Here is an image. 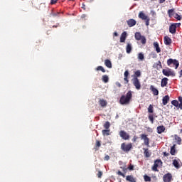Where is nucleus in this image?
Here are the masks:
<instances>
[{
  "label": "nucleus",
  "mask_w": 182,
  "mask_h": 182,
  "mask_svg": "<svg viewBox=\"0 0 182 182\" xmlns=\"http://www.w3.org/2000/svg\"><path fill=\"white\" fill-rule=\"evenodd\" d=\"M99 103H100V105L101 106V107H106V106H107V101H106L103 99L100 100Z\"/></svg>",
  "instance_id": "23"
},
{
  "label": "nucleus",
  "mask_w": 182,
  "mask_h": 182,
  "mask_svg": "<svg viewBox=\"0 0 182 182\" xmlns=\"http://www.w3.org/2000/svg\"><path fill=\"white\" fill-rule=\"evenodd\" d=\"M162 161L160 159H157L154 161V166H152V170L153 171H159V169H157V168L159 167V166H160V164H162Z\"/></svg>",
  "instance_id": "9"
},
{
  "label": "nucleus",
  "mask_w": 182,
  "mask_h": 182,
  "mask_svg": "<svg viewBox=\"0 0 182 182\" xmlns=\"http://www.w3.org/2000/svg\"><path fill=\"white\" fill-rule=\"evenodd\" d=\"M164 156H165V157H168V156H170V153H168V152H164Z\"/></svg>",
  "instance_id": "51"
},
{
  "label": "nucleus",
  "mask_w": 182,
  "mask_h": 182,
  "mask_svg": "<svg viewBox=\"0 0 182 182\" xmlns=\"http://www.w3.org/2000/svg\"><path fill=\"white\" fill-rule=\"evenodd\" d=\"M178 107H179V109H182V102H180V104H178Z\"/></svg>",
  "instance_id": "53"
},
{
  "label": "nucleus",
  "mask_w": 182,
  "mask_h": 182,
  "mask_svg": "<svg viewBox=\"0 0 182 182\" xmlns=\"http://www.w3.org/2000/svg\"><path fill=\"white\" fill-rule=\"evenodd\" d=\"M104 160L105 161H109V160H110V156H109V155H106L104 158Z\"/></svg>",
  "instance_id": "48"
},
{
  "label": "nucleus",
  "mask_w": 182,
  "mask_h": 182,
  "mask_svg": "<svg viewBox=\"0 0 182 182\" xmlns=\"http://www.w3.org/2000/svg\"><path fill=\"white\" fill-rule=\"evenodd\" d=\"M168 83V78H167V77L163 78L161 82V87H166V86H167Z\"/></svg>",
  "instance_id": "19"
},
{
  "label": "nucleus",
  "mask_w": 182,
  "mask_h": 182,
  "mask_svg": "<svg viewBox=\"0 0 182 182\" xmlns=\"http://www.w3.org/2000/svg\"><path fill=\"white\" fill-rule=\"evenodd\" d=\"M154 111L153 110V106L150 105L148 107V112L149 113H153Z\"/></svg>",
  "instance_id": "43"
},
{
  "label": "nucleus",
  "mask_w": 182,
  "mask_h": 182,
  "mask_svg": "<svg viewBox=\"0 0 182 182\" xmlns=\"http://www.w3.org/2000/svg\"><path fill=\"white\" fill-rule=\"evenodd\" d=\"M175 140L176 141L177 144H181V137L175 135Z\"/></svg>",
  "instance_id": "32"
},
{
  "label": "nucleus",
  "mask_w": 182,
  "mask_h": 182,
  "mask_svg": "<svg viewBox=\"0 0 182 182\" xmlns=\"http://www.w3.org/2000/svg\"><path fill=\"white\" fill-rule=\"evenodd\" d=\"M127 23L129 28H132V27L134 26V25H136V20L131 18V19H129L128 21H127Z\"/></svg>",
  "instance_id": "12"
},
{
  "label": "nucleus",
  "mask_w": 182,
  "mask_h": 182,
  "mask_svg": "<svg viewBox=\"0 0 182 182\" xmlns=\"http://www.w3.org/2000/svg\"><path fill=\"white\" fill-rule=\"evenodd\" d=\"M173 178V175L171 173H168L163 176L164 182H171Z\"/></svg>",
  "instance_id": "10"
},
{
  "label": "nucleus",
  "mask_w": 182,
  "mask_h": 182,
  "mask_svg": "<svg viewBox=\"0 0 182 182\" xmlns=\"http://www.w3.org/2000/svg\"><path fill=\"white\" fill-rule=\"evenodd\" d=\"M58 3V0H50V5H55Z\"/></svg>",
  "instance_id": "46"
},
{
  "label": "nucleus",
  "mask_w": 182,
  "mask_h": 182,
  "mask_svg": "<svg viewBox=\"0 0 182 182\" xmlns=\"http://www.w3.org/2000/svg\"><path fill=\"white\" fill-rule=\"evenodd\" d=\"M178 101L180 102V103H182V97H178Z\"/></svg>",
  "instance_id": "55"
},
{
  "label": "nucleus",
  "mask_w": 182,
  "mask_h": 182,
  "mask_svg": "<svg viewBox=\"0 0 182 182\" xmlns=\"http://www.w3.org/2000/svg\"><path fill=\"white\" fill-rule=\"evenodd\" d=\"M167 65L168 66H170L171 65H173L175 66V69H178V66H180V63H178V60H173V58H169L167 60Z\"/></svg>",
  "instance_id": "5"
},
{
  "label": "nucleus",
  "mask_w": 182,
  "mask_h": 182,
  "mask_svg": "<svg viewBox=\"0 0 182 182\" xmlns=\"http://www.w3.org/2000/svg\"><path fill=\"white\" fill-rule=\"evenodd\" d=\"M59 15H60V12H55L53 10H52V12L50 13V16H53V18L59 16Z\"/></svg>",
  "instance_id": "33"
},
{
  "label": "nucleus",
  "mask_w": 182,
  "mask_h": 182,
  "mask_svg": "<svg viewBox=\"0 0 182 182\" xmlns=\"http://www.w3.org/2000/svg\"><path fill=\"white\" fill-rule=\"evenodd\" d=\"M102 176H103V172H102V171H99L98 173H97L98 178H102Z\"/></svg>",
  "instance_id": "44"
},
{
  "label": "nucleus",
  "mask_w": 182,
  "mask_h": 182,
  "mask_svg": "<svg viewBox=\"0 0 182 182\" xmlns=\"http://www.w3.org/2000/svg\"><path fill=\"white\" fill-rule=\"evenodd\" d=\"M118 86L120 87L121 85H120V84H119V85H118Z\"/></svg>",
  "instance_id": "60"
},
{
  "label": "nucleus",
  "mask_w": 182,
  "mask_h": 182,
  "mask_svg": "<svg viewBox=\"0 0 182 182\" xmlns=\"http://www.w3.org/2000/svg\"><path fill=\"white\" fill-rule=\"evenodd\" d=\"M139 18H140V19H142L143 21H146L145 25L146 26H149V25L150 23V18H149V16H146V14H144V13H143V11L139 12Z\"/></svg>",
  "instance_id": "3"
},
{
  "label": "nucleus",
  "mask_w": 182,
  "mask_h": 182,
  "mask_svg": "<svg viewBox=\"0 0 182 182\" xmlns=\"http://www.w3.org/2000/svg\"><path fill=\"white\" fill-rule=\"evenodd\" d=\"M138 59L139 60H144V54H143V53H139L138 54Z\"/></svg>",
  "instance_id": "36"
},
{
  "label": "nucleus",
  "mask_w": 182,
  "mask_h": 182,
  "mask_svg": "<svg viewBox=\"0 0 182 182\" xmlns=\"http://www.w3.org/2000/svg\"><path fill=\"white\" fill-rule=\"evenodd\" d=\"M59 26V23H58V25L56 26H53V28H58Z\"/></svg>",
  "instance_id": "59"
},
{
  "label": "nucleus",
  "mask_w": 182,
  "mask_h": 182,
  "mask_svg": "<svg viewBox=\"0 0 182 182\" xmlns=\"http://www.w3.org/2000/svg\"><path fill=\"white\" fill-rule=\"evenodd\" d=\"M144 181H149V182L151 181V178L147 175H145L144 176Z\"/></svg>",
  "instance_id": "41"
},
{
  "label": "nucleus",
  "mask_w": 182,
  "mask_h": 182,
  "mask_svg": "<svg viewBox=\"0 0 182 182\" xmlns=\"http://www.w3.org/2000/svg\"><path fill=\"white\" fill-rule=\"evenodd\" d=\"M143 150H144V154L146 159H149V157H151V152L150 151V150H149V149L143 148Z\"/></svg>",
  "instance_id": "16"
},
{
  "label": "nucleus",
  "mask_w": 182,
  "mask_h": 182,
  "mask_svg": "<svg viewBox=\"0 0 182 182\" xmlns=\"http://www.w3.org/2000/svg\"><path fill=\"white\" fill-rule=\"evenodd\" d=\"M168 14L169 15V16H173L174 15V9H169L168 11Z\"/></svg>",
  "instance_id": "40"
},
{
  "label": "nucleus",
  "mask_w": 182,
  "mask_h": 182,
  "mask_svg": "<svg viewBox=\"0 0 182 182\" xmlns=\"http://www.w3.org/2000/svg\"><path fill=\"white\" fill-rule=\"evenodd\" d=\"M179 75H180V77H181V76H182V70H181L180 71H179Z\"/></svg>",
  "instance_id": "57"
},
{
  "label": "nucleus",
  "mask_w": 182,
  "mask_h": 182,
  "mask_svg": "<svg viewBox=\"0 0 182 182\" xmlns=\"http://www.w3.org/2000/svg\"><path fill=\"white\" fill-rule=\"evenodd\" d=\"M166 2V0H159V4H163Z\"/></svg>",
  "instance_id": "54"
},
{
  "label": "nucleus",
  "mask_w": 182,
  "mask_h": 182,
  "mask_svg": "<svg viewBox=\"0 0 182 182\" xmlns=\"http://www.w3.org/2000/svg\"><path fill=\"white\" fill-rule=\"evenodd\" d=\"M176 25H174L173 23H172L170 26H169V32L170 33H172V35H174V33H176Z\"/></svg>",
  "instance_id": "17"
},
{
  "label": "nucleus",
  "mask_w": 182,
  "mask_h": 182,
  "mask_svg": "<svg viewBox=\"0 0 182 182\" xmlns=\"http://www.w3.org/2000/svg\"><path fill=\"white\" fill-rule=\"evenodd\" d=\"M114 36H119V34L117 33V32L114 33Z\"/></svg>",
  "instance_id": "56"
},
{
  "label": "nucleus",
  "mask_w": 182,
  "mask_h": 182,
  "mask_svg": "<svg viewBox=\"0 0 182 182\" xmlns=\"http://www.w3.org/2000/svg\"><path fill=\"white\" fill-rule=\"evenodd\" d=\"M133 97V94L132 93V91H129L126 95H122L119 100L120 105H130V101L132 100V98Z\"/></svg>",
  "instance_id": "1"
},
{
  "label": "nucleus",
  "mask_w": 182,
  "mask_h": 182,
  "mask_svg": "<svg viewBox=\"0 0 182 182\" xmlns=\"http://www.w3.org/2000/svg\"><path fill=\"white\" fill-rule=\"evenodd\" d=\"M100 146H102V144L100 143V141L97 140L95 142V146L94 147L95 151H97L100 149Z\"/></svg>",
  "instance_id": "24"
},
{
  "label": "nucleus",
  "mask_w": 182,
  "mask_h": 182,
  "mask_svg": "<svg viewBox=\"0 0 182 182\" xmlns=\"http://www.w3.org/2000/svg\"><path fill=\"white\" fill-rule=\"evenodd\" d=\"M171 105H173V106H175V107H178V101L172 100L171 101Z\"/></svg>",
  "instance_id": "39"
},
{
  "label": "nucleus",
  "mask_w": 182,
  "mask_h": 182,
  "mask_svg": "<svg viewBox=\"0 0 182 182\" xmlns=\"http://www.w3.org/2000/svg\"><path fill=\"white\" fill-rule=\"evenodd\" d=\"M164 41L165 45L166 46L171 45V42H172L171 38L168 36L164 37Z\"/></svg>",
  "instance_id": "20"
},
{
  "label": "nucleus",
  "mask_w": 182,
  "mask_h": 182,
  "mask_svg": "<svg viewBox=\"0 0 182 182\" xmlns=\"http://www.w3.org/2000/svg\"><path fill=\"white\" fill-rule=\"evenodd\" d=\"M134 76H135V77H140V76H141V73L140 72L139 70H136L134 73Z\"/></svg>",
  "instance_id": "37"
},
{
  "label": "nucleus",
  "mask_w": 182,
  "mask_h": 182,
  "mask_svg": "<svg viewBox=\"0 0 182 182\" xmlns=\"http://www.w3.org/2000/svg\"><path fill=\"white\" fill-rule=\"evenodd\" d=\"M102 133V136H110V129H104Z\"/></svg>",
  "instance_id": "30"
},
{
  "label": "nucleus",
  "mask_w": 182,
  "mask_h": 182,
  "mask_svg": "<svg viewBox=\"0 0 182 182\" xmlns=\"http://www.w3.org/2000/svg\"><path fill=\"white\" fill-rule=\"evenodd\" d=\"M139 139V137H137V136H134L133 139H132V141L134 143H135V141H137V139Z\"/></svg>",
  "instance_id": "50"
},
{
  "label": "nucleus",
  "mask_w": 182,
  "mask_h": 182,
  "mask_svg": "<svg viewBox=\"0 0 182 182\" xmlns=\"http://www.w3.org/2000/svg\"><path fill=\"white\" fill-rule=\"evenodd\" d=\"M170 153H171V156H176V144H173L171 146Z\"/></svg>",
  "instance_id": "29"
},
{
  "label": "nucleus",
  "mask_w": 182,
  "mask_h": 182,
  "mask_svg": "<svg viewBox=\"0 0 182 182\" xmlns=\"http://www.w3.org/2000/svg\"><path fill=\"white\" fill-rule=\"evenodd\" d=\"M173 165L176 168H180V164H178V161H177V159H174L173 161Z\"/></svg>",
  "instance_id": "31"
},
{
  "label": "nucleus",
  "mask_w": 182,
  "mask_h": 182,
  "mask_svg": "<svg viewBox=\"0 0 182 182\" xmlns=\"http://www.w3.org/2000/svg\"><path fill=\"white\" fill-rule=\"evenodd\" d=\"M170 100V97L168 95H166L162 99V103L164 106H166L167 103H168V101Z\"/></svg>",
  "instance_id": "21"
},
{
  "label": "nucleus",
  "mask_w": 182,
  "mask_h": 182,
  "mask_svg": "<svg viewBox=\"0 0 182 182\" xmlns=\"http://www.w3.org/2000/svg\"><path fill=\"white\" fill-rule=\"evenodd\" d=\"M105 65L107 66V68H109V69H112V61H110V60H105Z\"/></svg>",
  "instance_id": "26"
},
{
  "label": "nucleus",
  "mask_w": 182,
  "mask_h": 182,
  "mask_svg": "<svg viewBox=\"0 0 182 182\" xmlns=\"http://www.w3.org/2000/svg\"><path fill=\"white\" fill-rule=\"evenodd\" d=\"M150 90L152 92L154 96H159V90L154 87L153 85L150 86Z\"/></svg>",
  "instance_id": "18"
},
{
  "label": "nucleus",
  "mask_w": 182,
  "mask_h": 182,
  "mask_svg": "<svg viewBox=\"0 0 182 182\" xmlns=\"http://www.w3.org/2000/svg\"><path fill=\"white\" fill-rule=\"evenodd\" d=\"M141 137L144 140L145 146H149L150 140L149 139V137H147V135L141 134Z\"/></svg>",
  "instance_id": "11"
},
{
  "label": "nucleus",
  "mask_w": 182,
  "mask_h": 182,
  "mask_svg": "<svg viewBox=\"0 0 182 182\" xmlns=\"http://www.w3.org/2000/svg\"><path fill=\"white\" fill-rule=\"evenodd\" d=\"M158 134H161V133H164L166 131V127L163 125L159 126L156 128Z\"/></svg>",
  "instance_id": "15"
},
{
  "label": "nucleus",
  "mask_w": 182,
  "mask_h": 182,
  "mask_svg": "<svg viewBox=\"0 0 182 182\" xmlns=\"http://www.w3.org/2000/svg\"><path fill=\"white\" fill-rule=\"evenodd\" d=\"M175 18H176V19H177L178 21H181V16L178 15V14H175Z\"/></svg>",
  "instance_id": "45"
},
{
  "label": "nucleus",
  "mask_w": 182,
  "mask_h": 182,
  "mask_svg": "<svg viewBox=\"0 0 182 182\" xmlns=\"http://www.w3.org/2000/svg\"><path fill=\"white\" fill-rule=\"evenodd\" d=\"M119 136L123 140H130V135H129L124 130H121L119 132Z\"/></svg>",
  "instance_id": "6"
},
{
  "label": "nucleus",
  "mask_w": 182,
  "mask_h": 182,
  "mask_svg": "<svg viewBox=\"0 0 182 182\" xmlns=\"http://www.w3.org/2000/svg\"><path fill=\"white\" fill-rule=\"evenodd\" d=\"M135 39L136 41H141V43H142V45H146V37L141 36L140 32L135 33Z\"/></svg>",
  "instance_id": "4"
},
{
  "label": "nucleus",
  "mask_w": 182,
  "mask_h": 182,
  "mask_svg": "<svg viewBox=\"0 0 182 182\" xmlns=\"http://www.w3.org/2000/svg\"><path fill=\"white\" fill-rule=\"evenodd\" d=\"M102 81H104L105 83H107V82H109V76L103 75L102 76Z\"/></svg>",
  "instance_id": "38"
},
{
  "label": "nucleus",
  "mask_w": 182,
  "mask_h": 182,
  "mask_svg": "<svg viewBox=\"0 0 182 182\" xmlns=\"http://www.w3.org/2000/svg\"><path fill=\"white\" fill-rule=\"evenodd\" d=\"M124 82H127V83H129V70H126L124 73Z\"/></svg>",
  "instance_id": "27"
},
{
  "label": "nucleus",
  "mask_w": 182,
  "mask_h": 182,
  "mask_svg": "<svg viewBox=\"0 0 182 182\" xmlns=\"http://www.w3.org/2000/svg\"><path fill=\"white\" fill-rule=\"evenodd\" d=\"M181 133H182V129L181 130Z\"/></svg>",
  "instance_id": "61"
},
{
  "label": "nucleus",
  "mask_w": 182,
  "mask_h": 182,
  "mask_svg": "<svg viewBox=\"0 0 182 182\" xmlns=\"http://www.w3.org/2000/svg\"><path fill=\"white\" fill-rule=\"evenodd\" d=\"M173 24L175 25L176 28H180L181 26V23H174Z\"/></svg>",
  "instance_id": "47"
},
{
  "label": "nucleus",
  "mask_w": 182,
  "mask_h": 182,
  "mask_svg": "<svg viewBox=\"0 0 182 182\" xmlns=\"http://www.w3.org/2000/svg\"><path fill=\"white\" fill-rule=\"evenodd\" d=\"M133 149V144L124 142L121 144V150L124 153H129Z\"/></svg>",
  "instance_id": "2"
},
{
  "label": "nucleus",
  "mask_w": 182,
  "mask_h": 182,
  "mask_svg": "<svg viewBox=\"0 0 182 182\" xmlns=\"http://www.w3.org/2000/svg\"><path fill=\"white\" fill-rule=\"evenodd\" d=\"M104 127H105V129L109 130V129H110V122L109 121H107L104 124Z\"/></svg>",
  "instance_id": "34"
},
{
  "label": "nucleus",
  "mask_w": 182,
  "mask_h": 182,
  "mask_svg": "<svg viewBox=\"0 0 182 182\" xmlns=\"http://www.w3.org/2000/svg\"><path fill=\"white\" fill-rule=\"evenodd\" d=\"M126 180L127 181H129V182H136V178L133 177V176L132 175L127 176Z\"/></svg>",
  "instance_id": "25"
},
{
  "label": "nucleus",
  "mask_w": 182,
  "mask_h": 182,
  "mask_svg": "<svg viewBox=\"0 0 182 182\" xmlns=\"http://www.w3.org/2000/svg\"><path fill=\"white\" fill-rule=\"evenodd\" d=\"M163 75H164V76H172L174 77L176 76V73H174V71L171 70V69H168V70H166L164 69L162 70Z\"/></svg>",
  "instance_id": "7"
},
{
  "label": "nucleus",
  "mask_w": 182,
  "mask_h": 182,
  "mask_svg": "<svg viewBox=\"0 0 182 182\" xmlns=\"http://www.w3.org/2000/svg\"><path fill=\"white\" fill-rule=\"evenodd\" d=\"M154 46L157 53H160V52H161V49H160V46H159V43L157 41L154 43Z\"/></svg>",
  "instance_id": "22"
},
{
  "label": "nucleus",
  "mask_w": 182,
  "mask_h": 182,
  "mask_svg": "<svg viewBox=\"0 0 182 182\" xmlns=\"http://www.w3.org/2000/svg\"><path fill=\"white\" fill-rule=\"evenodd\" d=\"M148 119H149V122H151V124H153L154 123V117L153 116V114H149L148 116Z\"/></svg>",
  "instance_id": "35"
},
{
  "label": "nucleus",
  "mask_w": 182,
  "mask_h": 182,
  "mask_svg": "<svg viewBox=\"0 0 182 182\" xmlns=\"http://www.w3.org/2000/svg\"><path fill=\"white\" fill-rule=\"evenodd\" d=\"M97 70H101V72H102L103 73H105L106 72V70H105V68L102 66H98L96 68Z\"/></svg>",
  "instance_id": "42"
},
{
  "label": "nucleus",
  "mask_w": 182,
  "mask_h": 182,
  "mask_svg": "<svg viewBox=\"0 0 182 182\" xmlns=\"http://www.w3.org/2000/svg\"><path fill=\"white\" fill-rule=\"evenodd\" d=\"M126 38H127V33L126 31H124L120 36L121 43L126 42Z\"/></svg>",
  "instance_id": "14"
},
{
  "label": "nucleus",
  "mask_w": 182,
  "mask_h": 182,
  "mask_svg": "<svg viewBox=\"0 0 182 182\" xmlns=\"http://www.w3.org/2000/svg\"><path fill=\"white\" fill-rule=\"evenodd\" d=\"M133 85L135 86V88L136 90H140L141 89V84H140V81L139 80V78L134 77L133 79Z\"/></svg>",
  "instance_id": "8"
},
{
  "label": "nucleus",
  "mask_w": 182,
  "mask_h": 182,
  "mask_svg": "<svg viewBox=\"0 0 182 182\" xmlns=\"http://www.w3.org/2000/svg\"><path fill=\"white\" fill-rule=\"evenodd\" d=\"M117 174L118 176H122V177H125L124 173L120 171H118Z\"/></svg>",
  "instance_id": "49"
},
{
  "label": "nucleus",
  "mask_w": 182,
  "mask_h": 182,
  "mask_svg": "<svg viewBox=\"0 0 182 182\" xmlns=\"http://www.w3.org/2000/svg\"><path fill=\"white\" fill-rule=\"evenodd\" d=\"M153 68L154 69H157V70H160V69L163 68V66L161 65V61H158L156 63H154L153 65Z\"/></svg>",
  "instance_id": "13"
},
{
  "label": "nucleus",
  "mask_w": 182,
  "mask_h": 182,
  "mask_svg": "<svg viewBox=\"0 0 182 182\" xmlns=\"http://www.w3.org/2000/svg\"><path fill=\"white\" fill-rule=\"evenodd\" d=\"M81 18H86V14H82V15L81 16Z\"/></svg>",
  "instance_id": "58"
},
{
  "label": "nucleus",
  "mask_w": 182,
  "mask_h": 182,
  "mask_svg": "<svg viewBox=\"0 0 182 182\" xmlns=\"http://www.w3.org/2000/svg\"><path fill=\"white\" fill-rule=\"evenodd\" d=\"M129 170H134V166L133 165H130L129 167H128Z\"/></svg>",
  "instance_id": "52"
},
{
  "label": "nucleus",
  "mask_w": 182,
  "mask_h": 182,
  "mask_svg": "<svg viewBox=\"0 0 182 182\" xmlns=\"http://www.w3.org/2000/svg\"><path fill=\"white\" fill-rule=\"evenodd\" d=\"M132 44L127 43V47H126V52L127 53H132Z\"/></svg>",
  "instance_id": "28"
}]
</instances>
